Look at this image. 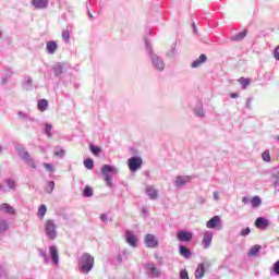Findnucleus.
<instances>
[{
  "label": "nucleus",
  "mask_w": 279,
  "mask_h": 279,
  "mask_svg": "<svg viewBox=\"0 0 279 279\" xmlns=\"http://www.w3.org/2000/svg\"><path fill=\"white\" fill-rule=\"evenodd\" d=\"M145 47H146V53H148L150 58L153 69H155V71H158L159 73H162V71H165V66H167V64L165 63V59H162V57L154 52V49L151 48V44L148 41V39H145Z\"/></svg>",
  "instance_id": "nucleus-1"
},
{
  "label": "nucleus",
  "mask_w": 279,
  "mask_h": 279,
  "mask_svg": "<svg viewBox=\"0 0 279 279\" xmlns=\"http://www.w3.org/2000/svg\"><path fill=\"white\" fill-rule=\"evenodd\" d=\"M77 267L81 274H90V271H93V268L95 267V257H93L90 253H84L78 258Z\"/></svg>",
  "instance_id": "nucleus-2"
},
{
  "label": "nucleus",
  "mask_w": 279,
  "mask_h": 279,
  "mask_svg": "<svg viewBox=\"0 0 279 279\" xmlns=\"http://www.w3.org/2000/svg\"><path fill=\"white\" fill-rule=\"evenodd\" d=\"M101 174L104 177V180L107 184V186H109V189H113L114 187V183H112V175H117V173H119V168L112 166V165H104L101 167Z\"/></svg>",
  "instance_id": "nucleus-3"
},
{
  "label": "nucleus",
  "mask_w": 279,
  "mask_h": 279,
  "mask_svg": "<svg viewBox=\"0 0 279 279\" xmlns=\"http://www.w3.org/2000/svg\"><path fill=\"white\" fill-rule=\"evenodd\" d=\"M15 151L17 153V156L25 162V165H28L31 169H36V161L34 160V157L29 155V151L24 146H16Z\"/></svg>",
  "instance_id": "nucleus-4"
},
{
  "label": "nucleus",
  "mask_w": 279,
  "mask_h": 279,
  "mask_svg": "<svg viewBox=\"0 0 279 279\" xmlns=\"http://www.w3.org/2000/svg\"><path fill=\"white\" fill-rule=\"evenodd\" d=\"M44 229L46 236H48L50 241H56V239H58V225H56L53 219L46 220Z\"/></svg>",
  "instance_id": "nucleus-5"
},
{
  "label": "nucleus",
  "mask_w": 279,
  "mask_h": 279,
  "mask_svg": "<svg viewBox=\"0 0 279 279\" xmlns=\"http://www.w3.org/2000/svg\"><path fill=\"white\" fill-rule=\"evenodd\" d=\"M69 70V65L66 63H57L52 66V71L56 77L63 81L64 86H69V82L64 81V75H66V71Z\"/></svg>",
  "instance_id": "nucleus-6"
},
{
  "label": "nucleus",
  "mask_w": 279,
  "mask_h": 279,
  "mask_svg": "<svg viewBox=\"0 0 279 279\" xmlns=\"http://www.w3.org/2000/svg\"><path fill=\"white\" fill-rule=\"evenodd\" d=\"M128 167H129L131 173H136V171H138V169H141V167H143V158H141L138 156H133V157L129 158Z\"/></svg>",
  "instance_id": "nucleus-7"
},
{
  "label": "nucleus",
  "mask_w": 279,
  "mask_h": 279,
  "mask_svg": "<svg viewBox=\"0 0 279 279\" xmlns=\"http://www.w3.org/2000/svg\"><path fill=\"white\" fill-rule=\"evenodd\" d=\"M147 276L150 278H160V269L156 267V264L148 262L144 265Z\"/></svg>",
  "instance_id": "nucleus-8"
},
{
  "label": "nucleus",
  "mask_w": 279,
  "mask_h": 279,
  "mask_svg": "<svg viewBox=\"0 0 279 279\" xmlns=\"http://www.w3.org/2000/svg\"><path fill=\"white\" fill-rule=\"evenodd\" d=\"M177 239L182 243H189L193 240V233L191 231L181 230L178 232Z\"/></svg>",
  "instance_id": "nucleus-9"
},
{
  "label": "nucleus",
  "mask_w": 279,
  "mask_h": 279,
  "mask_svg": "<svg viewBox=\"0 0 279 279\" xmlns=\"http://www.w3.org/2000/svg\"><path fill=\"white\" fill-rule=\"evenodd\" d=\"M145 245L146 247H150V250H154L158 247V240H156V235L148 233L145 235Z\"/></svg>",
  "instance_id": "nucleus-10"
},
{
  "label": "nucleus",
  "mask_w": 279,
  "mask_h": 279,
  "mask_svg": "<svg viewBox=\"0 0 279 279\" xmlns=\"http://www.w3.org/2000/svg\"><path fill=\"white\" fill-rule=\"evenodd\" d=\"M221 226V217L214 216L206 222V228L209 230H215V228H219Z\"/></svg>",
  "instance_id": "nucleus-11"
},
{
  "label": "nucleus",
  "mask_w": 279,
  "mask_h": 279,
  "mask_svg": "<svg viewBox=\"0 0 279 279\" xmlns=\"http://www.w3.org/2000/svg\"><path fill=\"white\" fill-rule=\"evenodd\" d=\"M49 252H50V258H51L52 263L56 266L60 265V255L58 254V246L50 245Z\"/></svg>",
  "instance_id": "nucleus-12"
},
{
  "label": "nucleus",
  "mask_w": 279,
  "mask_h": 279,
  "mask_svg": "<svg viewBox=\"0 0 279 279\" xmlns=\"http://www.w3.org/2000/svg\"><path fill=\"white\" fill-rule=\"evenodd\" d=\"M191 182V177H183V175H178L175 181H174V186L177 189H182V186H186Z\"/></svg>",
  "instance_id": "nucleus-13"
},
{
  "label": "nucleus",
  "mask_w": 279,
  "mask_h": 279,
  "mask_svg": "<svg viewBox=\"0 0 279 279\" xmlns=\"http://www.w3.org/2000/svg\"><path fill=\"white\" fill-rule=\"evenodd\" d=\"M211 243H213V231H206L204 233V238H203V242H202L204 250H208V247H210Z\"/></svg>",
  "instance_id": "nucleus-14"
},
{
  "label": "nucleus",
  "mask_w": 279,
  "mask_h": 279,
  "mask_svg": "<svg viewBox=\"0 0 279 279\" xmlns=\"http://www.w3.org/2000/svg\"><path fill=\"white\" fill-rule=\"evenodd\" d=\"M32 5L35 10H46L49 8V0H32Z\"/></svg>",
  "instance_id": "nucleus-15"
},
{
  "label": "nucleus",
  "mask_w": 279,
  "mask_h": 279,
  "mask_svg": "<svg viewBox=\"0 0 279 279\" xmlns=\"http://www.w3.org/2000/svg\"><path fill=\"white\" fill-rule=\"evenodd\" d=\"M145 191L149 199H153V201L158 199V189H156L154 185H146Z\"/></svg>",
  "instance_id": "nucleus-16"
},
{
  "label": "nucleus",
  "mask_w": 279,
  "mask_h": 279,
  "mask_svg": "<svg viewBox=\"0 0 279 279\" xmlns=\"http://www.w3.org/2000/svg\"><path fill=\"white\" fill-rule=\"evenodd\" d=\"M0 213H4V215H16V209L8 203H2L0 204Z\"/></svg>",
  "instance_id": "nucleus-17"
},
{
  "label": "nucleus",
  "mask_w": 279,
  "mask_h": 279,
  "mask_svg": "<svg viewBox=\"0 0 279 279\" xmlns=\"http://www.w3.org/2000/svg\"><path fill=\"white\" fill-rule=\"evenodd\" d=\"M255 226L256 228H258L259 230H265L266 228H269V220H267L264 217H258L255 220Z\"/></svg>",
  "instance_id": "nucleus-18"
},
{
  "label": "nucleus",
  "mask_w": 279,
  "mask_h": 279,
  "mask_svg": "<svg viewBox=\"0 0 279 279\" xmlns=\"http://www.w3.org/2000/svg\"><path fill=\"white\" fill-rule=\"evenodd\" d=\"M206 60H208V58L206 57V54H201L198 57V59L194 60L191 63V69H199V66H202V64H205Z\"/></svg>",
  "instance_id": "nucleus-19"
},
{
  "label": "nucleus",
  "mask_w": 279,
  "mask_h": 279,
  "mask_svg": "<svg viewBox=\"0 0 279 279\" xmlns=\"http://www.w3.org/2000/svg\"><path fill=\"white\" fill-rule=\"evenodd\" d=\"M46 51L50 56H53V53H56V51H58V43L53 41V40L48 41L46 44Z\"/></svg>",
  "instance_id": "nucleus-20"
},
{
  "label": "nucleus",
  "mask_w": 279,
  "mask_h": 279,
  "mask_svg": "<svg viewBox=\"0 0 279 279\" xmlns=\"http://www.w3.org/2000/svg\"><path fill=\"white\" fill-rule=\"evenodd\" d=\"M179 254H180V256H183V258H186V259H189L193 256L191 248L186 247L185 245L179 246Z\"/></svg>",
  "instance_id": "nucleus-21"
},
{
  "label": "nucleus",
  "mask_w": 279,
  "mask_h": 279,
  "mask_svg": "<svg viewBox=\"0 0 279 279\" xmlns=\"http://www.w3.org/2000/svg\"><path fill=\"white\" fill-rule=\"evenodd\" d=\"M205 274H206V268L204 266V263L198 264L194 272L195 279L204 278Z\"/></svg>",
  "instance_id": "nucleus-22"
},
{
  "label": "nucleus",
  "mask_w": 279,
  "mask_h": 279,
  "mask_svg": "<svg viewBox=\"0 0 279 279\" xmlns=\"http://www.w3.org/2000/svg\"><path fill=\"white\" fill-rule=\"evenodd\" d=\"M14 75V72L12 69H5L2 72V78H1V84H8L9 80Z\"/></svg>",
  "instance_id": "nucleus-23"
},
{
  "label": "nucleus",
  "mask_w": 279,
  "mask_h": 279,
  "mask_svg": "<svg viewBox=\"0 0 279 279\" xmlns=\"http://www.w3.org/2000/svg\"><path fill=\"white\" fill-rule=\"evenodd\" d=\"M126 243L131 245V247H137L138 241L136 240V236L132 234V232H126Z\"/></svg>",
  "instance_id": "nucleus-24"
},
{
  "label": "nucleus",
  "mask_w": 279,
  "mask_h": 279,
  "mask_svg": "<svg viewBox=\"0 0 279 279\" xmlns=\"http://www.w3.org/2000/svg\"><path fill=\"white\" fill-rule=\"evenodd\" d=\"M37 108L39 112H45L49 108V101L45 98L38 100Z\"/></svg>",
  "instance_id": "nucleus-25"
},
{
  "label": "nucleus",
  "mask_w": 279,
  "mask_h": 279,
  "mask_svg": "<svg viewBox=\"0 0 279 279\" xmlns=\"http://www.w3.org/2000/svg\"><path fill=\"white\" fill-rule=\"evenodd\" d=\"M245 36H247V29L232 35L231 40L233 43H240V40H243V38H245Z\"/></svg>",
  "instance_id": "nucleus-26"
},
{
  "label": "nucleus",
  "mask_w": 279,
  "mask_h": 279,
  "mask_svg": "<svg viewBox=\"0 0 279 279\" xmlns=\"http://www.w3.org/2000/svg\"><path fill=\"white\" fill-rule=\"evenodd\" d=\"M194 112H195V116L199 117L201 119H203V117H206V112H204V107L202 106V102H198L195 106Z\"/></svg>",
  "instance_id": "nucleus-27"
},
{
  "label": "nucleus",
  "mask_w": 279,
  "mask_h": 279,
  "mask_svg": "<svg viewBox=\"0 0 279 279\" xmlns=\"http://www.w3.org/2000/svg\"><path fill=\"white\" fill-rule=\"evenodd\" d=\"M238 82L242 86V90H246L247 86H250V84H252V80L245 78V77H240L238 80Z\"/></svg>",
  "instance_id": "nucleus-28"
},
{
  "label": "nucleus",
  "mask_w": 279,
  "mask_h": 279,
  "mask_svg": "<svg viewBox=\"0 0 279 279\" xmlns=\"http://www.w3.org/2000/svg\"><path fill=\"white\" fill-rule=\"evenodd\" d=\"M262 248L263 247L258 244L252 246L247 252V256H258V253L260 252Z\"/></svg>",
  "instance_id": "nucleus-29"
},
{
  "label": "nucleus",
  "mask_w": 279,
  "mask_h": 279,
  "mask_svg": "<svg viewBox=\"0 0 279 279\" xmlns=\"http://www.w3.org/2000/svg\"><path fill=\"white\" fill-rule=\"evenodd\" d=\"M24 88H26V90H33L34 88V81L32 80V77L27 76L24 83Z\"/></svg>",
  "instance_id": "nucleus-30"
},
{
  "label": "nucleus",
  "mask_w": 279,
  "mask_h": 279,
  "mask_svg": "<svg viewBox=\"0 0 279 279\" xmlns=\"http://www.w3.org/2000/svg\"><path fill=\"white\" fill-rule=\"evenodd\" d=\"M251 204L253 208H258V206H260V204H263V201L260 199L259 196H253L251 199Z\"/></svg>",
  "instance_id": "nucleus-31"
},
{
  "label": "nucleus",
  "mask_w": 279,
  "mask_h": 279,
  "mask_svg": "<svg viewBox=\"0 0 279 279\" xmlns=\"http://www.w3.org/2000/svg\"><path fill=\"white\" fill-rule=\"evenodd\" d=\"M89 150L94 156H99L101 154V147L95 146L94 144L89 145Z\"/></svg>",
  "instance_id": "nucleus-32"
},
{
  "label": "nucleus",
  "mask_w": 279,
  "mask_h": 279,
  "mask_svg": "<svg viewBox=\"0 0 279 279\" xmlns=\"http://www.w3.org/2000/svg\"><path fill=\"white\" fill-rule=\"evenodd\" d=\"M39 219H44L45 215H47V206L46 205H40L38 208V213H37Z\"/></svg>",
  "instance_id": "nucleus-33"
},
{
  "label": "nucleus",
  "mask_w": 279,
  "mask_h": 279,
  "mask_svg": "<svg viewBox=\"0 0 279 279\" xmlns=\"http://www.w3.org/2000/svg\"><path fill=\"white\" fill-rule=\"evenodd\" d=\"M84 167L85 169H89V170L95 169V161L90 158H87L84 160Z\"/></svg>",
  "instance_id": "nucleus-34"
},
{
  "label": "nucleus",
  "mask_w": 279,
  "mask_h": 279,
  "mask_svg": "<svg viewBox=\"0 0 279 279\" xmlns=\"http://www.w3.org/2000/svg\"><path fill=\"white\" fill-rule=\"evenodd\" d=\"M8 228H10V225H8V220H0V233L8 231Z\"/></svg>",
  "instance_id": "nucleus-35"
},
{
  "label": "nucleus",
  "mask_w": 279,
  "mask_h": 279,
  "mask_svg": "<svg viewBox=\"0 0 279 279\" xmlns=\"http://www.w3.org/2000/svg\"><path fill=\"white\" fill-rule=\"evenodd\" d=\"M262 159L264 160V162H271V155L269 153V149L264 150V153L262 154Z\"/></svg>",
  "instance_id": "nucleus-36"
},
{
  "label": "nucleus",
  "mask_w": 279,
  "mask_h": 279,
  "mask_svg": "<svg viewBox=\"0 0 279 279\" xmlns=\"http://www.w3.org/2000/svg\"><path fill=\"white\" fill-rule=\"evenodd\" d=\"M83 197H93V187L86 185L83 191Z\"/></svg>",
  "instance_id": "nucleus-37"
},
{
  "label": "nucleus",
  "mask_w": 279,
  "mask_h": 279,
  "mask_svg": "<svg viewBox=\"0 0 279 279\" xmlns=\"http://www.w3.org/2000/svg\"><path fill=\"white\" fill-rule=\"evenodd\" d=\"M17 117H20V119H24L26 121H34V118L29 117L26 112L24 111H19L17 112Z\"/></svg>",
  "instance_id": "nucleus-38"
},
{
  "label": "nucleus",
  "mask_w": 279,
  "mask_h": 279,
  "mask_svg": "<svg viewBox=\"0 0 279 279\" xmlns=\"http://www.w3.org/2000/svg\"><path fill=\"white\" fill-rule=\"evenodd\" d=\"M174 56H178V49L175 48V44L167 52V58H173Z\"/></svg>",
  "instance_id": "nucleus-39"
},
{
  "label": "nucleus",
  "mask_w": 279,
  "mask_h": 279,
  "mask_svg": "<svg viewBox=\"0 0 279 279\" xmlns=\"http://www.w3.org/2000/svg\"><path fill=\"white\" fill-rule=\"evenodd\" d=\"M38 254L41 258H44V263H49V256H47V251L39 248Z\"/></svg>",
  "instance_id": "nucleus-40"
},
{
  "label": "nucleus",
  "mask_w": 279,
  "mask_h": 279,
  "mask_svg": "<svg viewBox=\"0 0 279 279\" xmlns=\"http://www.w3.org/2000/svg\"><path fill=\"white\" fill-rule=\"evenodd\" d=\"M5 184H7L8 189H11V190L16 189V182L12 179H7Z\"/></svg>",
  "instance_id": "nucleus-41"
},
{
  "label": "nucleus",
  "mask_w": 279,
  "mask_h": 279,
  "mask_svg": "<svg viewBox=\"0 0 279 279\" xmlns=\"http://www.w3.org/2000/svg\"><path fill=\"white\" fill-rule=\"evenodd\" d=\"M251 233H252V229H250V227H246L240 231L239 235L240 236H250Z\"/></svg>",
  "instance_id": "nucleus-42"
},
{
  "label": "nucleus",
  "mask_w": 279,
  "mask_h": 279,
  "mask_svg": "<svg viewBox=\"0 0 279 279\" xmlns=\"http://www.w3.org/2000/svg\"><path fill=\"white\" fill-rule=\"evenodd\" d=\"M53 189H56V181H49L48 187L46 189V193H53Z\"/></svg>",
  "instance_id": "nucleus-43"
},
{
  "label": "nucleus",
  "mask_w": 279,
  "mask_h": 279,
  "mask_svg": "<svg viewBox=\"0 0 279 279\" xmlns=\"http://www.w3.org/2000/svg\"><path fill=\"white\" fill-rule=\"evenodd\" d=\"M62 38L64 43H69V40H71V33L69 29L62 32Z\"/></svg>",
  "instance_id": "nucleus-44"
},
{
  "label": "nucleus",
  "mask_w": 279,
  "mask_h": 279,
  "mask_svg": "<svg viewBox=\"0 0 279 279\" xmlns=\"http://www.w3.org/2000/svg\"><path fill=\"white\" fill-rule=\"evenodd\" d=\"M51 130H53V125L46 123V131L45 134L48 136V138H51L52 134H51Z\"/></svg>",
  "instance_id": "nucleus-45"
},
{
  "label": "nucleus",
  "mask_w": 279,
  "mask_h": 279,
  "mask_svg": "<svg viewBox=\"0 0 279 279\" xmlns=\"http://www.w3.org/2000/svg\"><path fill=\"white\" fill-rule=\"evenodd\" d=\"M44 167H45L46 171H49L50 173H53V171H56V168H53V165H51V163L45 162Z\"/></svg>",
  "instance_id": "nucleus-46"
},
{
  "label": "nucleus",
  "mask_w": 279,
  "mask_h": 279,
  "mask_svg": "<svg viewBox=\"0 0 279 279\" xmlns=\"http://www.w3.org/2000/svg\"><path fill=\"white\" fill-rule=\"evenodd\" d=\"M179 276H180V279H190L189 278V270H186V269H182L180 271Z\"/></svg>",
  "instance_id": "nucleus-47"
},
{
  "label": "nucleus",
  "mask_w": 279,
  "mask_h": 279,
  "mask_svg": "<svg viewBox=\"0 0 279 279\" xmlns=\"http://www.w3.org/2000/svg\"><path fill=\"white\" fill-rule=\"evenodd\" d=\"M272 178H275V186L278 185V180H279V170L278 169H275L272 171Z\"/></svg>",
  "instance_id": "nucleus-48"
},
{
  "label": "nucleus",
  "mask_w": 279,
  "mask_h": 279,
  "mask_svg": "<svg viewBox=\"0 0 279 279\" xmlns=\"http://www.w3.org/2000/svg\"><path fill=\"white\" fill-rule=\"evenodd\" d=\"M64 149L60 148V149H56L54 150V156H58V158H62L64 156Z\"/></svg>",
  "instance_id": "nucleus-49"
},
{
  "label": "nucleus",
  "mask_w": 279,
  "mask_h": 279,
  "mask_svg": "<svg viewBox=\"0 0 279 279\" xmlns=\"http://www.w3.org/2000/svg\"><path fill=\"white\" fill-rule=\"evenodd\" d=\"M100 220L102 221V223H108V215L106 214L100 215Z\"/></svg>",
  "instance_id": "nucleus-50"
},
{
  "label": "nucleus",
  "mask_w": 279,
  "mask_h": 279,
  "mask_svg": "<svg viewBox=\"0 0 279 279\" xmlns=\"http://www.w3.org/2000/svg\"><path fill=\"white\" fill-rule=\"evenodd\" d=\"M274 58H276L277 60H279V46L275 49Z\"/></svg>",
  "instance_id": "nucleus-51"
},
{
  "label": "nucleus",
  "mask_w": 279,
  "mask_h": 279,
  "mask_svg": "<svg viewBox=\"0 0 279 279\" xmlns=\"http://www.w3.org/2000/svg\"><path fill=\"white\" fill-rule=\"evenodd\" d=\"M192 29L194 34H197V25L195 24V22L192 23Z\"/></svg>",
  "instance_id": "nucleus-52"
},
{
  "label": "nucleus",
  "mask_w": 279,
  "mask_h": 279,
  "mask_svg": "<svg viewBox=\"0 0 279 279\" xmlns=\"http://www.w3.org/2000/svg\"><path fill=\"white\" fill-rule=\"evenodd\" d=\"M214 199L216 201V202H219V192H214Z\"/></svg>",
  "instance_id": "nucleus-53"
},
{
  "label": "nucleus",
  "mask_w": 279,
  "mask_h": 279,
  "mask_svg": "<svg viewBox=\"0 0 279 279\" xmlns=\"http://www.w3.org/2000/svg\"><path fill=\"white\" fill-rule=\"evenodd\" d=\"M246 108H252V99L251 98H248L247 99V102H246V106H245Z\"/></svg>",
  "instance_id": "nucleus-54"
},
{
  "label": "nucleus",
  "mask_w": 279,
  "mask_h": 279,
  "mask_svg": "<svg viewBox=\"0 0 279 279\" xmlns=\"http://www.w3.org/2000/svg\"><path fill=\"white\" fill-rule=\"evenodd\" d=\"M242 203H244V204H250V198H248L247 196H244V197L242 198Z\"/></svg>",
  "instance_id": "nucleus-55"
},
{
  "label": "nucleus",
  "mask_w": 279,
  "mask_h": 279,
  "mask_svg": "<svg viewBox=\"0 0 279 279\" xmlns=\"http://www.w3.org/2000/svg\"><path fill=\"white\" fill-rule=\"evenodd\" d=\"M236 97H239V94H236V93H231L230 94L231 99H236Z\"/></svg>",
  "instance_id": "nucleus-56"
},
{
  "label": "nucleus",
  "mask_w": 279,
  "mask_h": 279,
  "mask_svg": "<svg viewBox=\"0 0 279 279\" xmlns=\"http://www.w3.org/2000/svg\"><path fill=\"white\" fill-rule=\"evenodd\" d=\"M87 14L90 21H95V16H93V13H90V11H87Z\"/></svg>",
  "instance_id": "nucleus-57"
},
{
  "label": "nucleus",
  "mask_w": 279,
  "mask_h": 279,
  "mask_svg": "<svg viewBox=\"0 0 279 279\" xmlns=\"http://www.w3.org/2000/svg\"><path fill=\"white\" fill-rule=\"evenodd\" d=\"M117 258H118V263H123V255L120 254V255H118Z\"/></svg>",
  "instance_id": "nucleus-58"
},
{
  "label": "nucleus",
  "mask_w": 279,
  "mask_h": 279,
  "mask_svg": "<svg viewBox=\"0 0 279 279\" xmlns=\"http://www.w3.org/2000/svg\"><path fill=\"white\" fill-rule=\"evenodd\" d=\"M0 191H5V186H3V184L0 183Z\"/></svg>",
  "instance_id": "nucleus-59"
},
{
  "label": "nucleus",
  "mask_w": 279,
  "mask_h": 279,
  "mask_svg": "<svg viewBox=\"0 0 279 279\" xmlns=\"http://www.w3.org/2000/svg\"><path fill=\"white\" fill-rule=\"evenodd\" d=\"M275 141H278L279 142V136L277 135V136H275Z\"/></svg>",
  "instance_id": "nucleus-60"
},
{
  "label": "nucleus",
  "mask_w": 279,
  "mask_h": 279,
  "mask_svg": "<svg viewBox=\"0 0 279 279\" xmlns=\"http://www.w3.org/2000/svg\"><path fill=\"white\" fill-rule=\"evenodd\" d=\"M143 214H144V215L147 214V209L144 208V209H143Z\"/></svg>",
  "instance_id": "nucleus-61"
},
{
  "label": "nucleus",
  "mask_w": 279,
  "mask_h": 279,
  "mask_svg": "<svg viewBox=\"0 0 279 279\" xmlns=\"http://www.w3.org/2000/svg\"><path fill=\"white\" fill-rule=\"evenodd\" d=\"M125 254H128V251H124V252H123V256H125Z\"/></svg>",
  "instance_id": "nucleus-62"
},
{
  "label": "nucleus",
  "mask_w": 279,
  "mask_h": 279,
  "mask_svg": "<svg viewBox=\"0 0 279 279\" xmlns=\"http://www.w3.org/2000/svg\"><path fill=\"white\" fill-rule=\"evenodd\" d=\"M1 36H3V33H1V31H0V38H1Z\"/></svg>",
  "instance_id": "nucleus-63"
}]
</instances>
